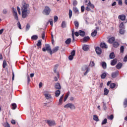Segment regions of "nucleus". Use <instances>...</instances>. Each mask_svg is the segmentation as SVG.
<instances>
[{
	"instance_id": "f257e3e1",
	"label": "nucleus",
	"mask_w": 127,
	"mask_h": 127,
	"mask_svg": "<svg viewBox=\"0 0 127 127\" xmlns=\"http://www.w3.org/2000/svg\"><path fill=\"white\" fill-rule=\"evenodd\" d=\"M22 18H26V17L28 16V14L30 13V11L29 9H28V8L29 7V4L26 3V2L25 0H23L22 2Z\"/></svg>"
},
{
	"instance_id": "f03ea898",
	"label": "nucleus",
	"mask_w": 127,
	"mask_h": 127,
	"mask_svg": "<svg viewBox=\"0 0 127 127\" xmlns=\"http://www.w3.org/2000/svg\"><path fill=\"white\" fill-rule=\"evenodd\" d=\"M45 48H43L42 50L44 52H46L47 51L48 53H50V55H52V50H51V47L50 45L48 44H45Z\"/></svg>"
},
{
	"instance_id": "7ed1b4c3",
	"label": "nucleus",
	"mask_w": 127,
	"mask_h": 127,
	"mask_svg": "<svg viewBox=\"0 0 127 127\" xmlns=\"http://www.w3.org/2000/svg\"><path fill=\"white\" fill-rule=\"evenodd\" d=\"M51 11V9L48 6H46L45 9L43 11L44 14L45 15H49L50 14V12Z\"/></svg>"
},
{
	"instance_id": "20e7f679",
	"label": "nucleus",
	"mask_w": 127,
	"mask_h": 127,
	"mask_svg": "<svg viewBox=\"0 0 127 127\" xmlns=\"http://www.w3.org/2000/svg\"><path fill=\"white\" fill-rule=\"evenodd\" d=\"M64 108L65 109H68V108H69L71 110H75V106L72 103H68L64 105Z\"/></svg>"
},
{
	"instance_id": "39448f33",
	"label": "nucleus",
	"mask_w": 127,
	"mask_h": 127,
	"mask_svg": "<svg viewBox=\"0 0 127 127\" xmlns=\"http://www.w3.org/2000/svg\"><path fill=\"white\" fill-rule=\"evenodd\" d=\"M12 10L15 19L18 21V16H17V12L16 11V9L14 8V7H12Z\"/></svg>"
},
{
	"instance_id": "423d86ee",
	"label": "nucleus",
	"mask_w": 127,
	"mask_h": 127,
	"mask_svg": "<svg viewBox=\"0 0 127 127\" xmlns=\"http://www.w3.org/2000/svg\"><path fill=\"white\" fill-rule=\"evenodd\" d=\"M44 95L45 96L47 100H50L51 98V94H49V92L47 91H45L44 92Z\"/></svg>"
},
{
	"instance_id": "0eeeda50",
	"label": "nucleus",
	"mask_w": 127,
	"mask_h": 127,
	"mask_svg": "<svg viewBox=\"0 0 127 127\" xmlns=\"http://www.w3.org/2000/svg\"><path fill=\"white\" fill-rule=\"evenodd\" d=\"M47 124L50 127H54V126H56V123H55V121L52 120H47Z\"/></svg>"
},
{
	"instance_id": "6e6552de",
	"label": "nucleus",
	"mask_w": 127,
	"mask_h": 127,
	"mask_svg": "<svg viewBox=\"0 0 127 127\" xmlns=\"http://www.w3.org/2000/svg\"><path fill=\"white\" fill-rule=\"evenodd\" d=\"M119 76V71H117L115 72H113L111 73V77L113 79H115V78H117Z\"/></svg>"
},
{
	"instance_id": "1a4fd4ad",
	"label": "nucleus",
	"mask_w": 127,
	"mask_h": 127,
	"mask_svg": "<svg viewBox=\"0 0 127 127\" xmlns=\"http://www.w3.org/2000/svg\"><path fill=\"white\" fill-rule=\"evenodd\" d=\"M95 51L98 55H101V54H102V49L99 47H96L95 48Z\"/></svg>"
},
{
	"instance_id": "9d476101",
	"label": "nucleus",
	"mask_w": 127,
	"mask_h": 127,
	"mask_svg": "<svg viewBox=\"0 0 127 127\" xmlns=\"http://www.w3.org/2000/svg\"><path fill=\"white\" fill-rule=\"evenodd\" d=\"M118 18L119 19H121L122 21H124V20H126V15L124 14L119 15Z\"/></svg>"
},
{
	"instance_id": "9b49d317",
	"label": "nucleus",
	"mask_w": 127,
	"mask_h": 127,
	"mask_svg": "<svg viewBox=\"0 0 127 127\" xmlns=\"http://www.w3.org/2000/svg\"><path fill=\"white\" fill-rule=\"evenodd\" d=\"M117 62H118V60L117 59H114V60L111 61V66H115V65L117 64Z\"/></svg>"
},
{
	"instance_id": "f8f14e48",
	"label": "nucleus",
	"mask_w": 127,
	"mask_h": 127,
	"mask_svg": "<svg viewBox=\"0 0 127 127\" xmlns=\"http://www.w3.org/2000/svg\"><path fill=\"white\" fill-rule=\"evenodd\" d=\"M55 88L57 90H60L61 89V85H60V83L58 82L56 83L55 85Z\"/></svg>"
},
{
	"instance_id": "ddd939ff",
	"label": "nucleus",
	"mask_w": 127,
	"mask_h": 127,
	"mask_svg": "<svg viewBox=\"0 0 127 127\" xmlns=\"http://www.w3.org/2000/svg\"><path fill=\"white\" fill-rule=\"evenodd\" d=\"M73 11L74 13L76 14V15H78L79 13H80L79 12V9H78V8H77V7H73Z\"/></svg>"
},
{
	"instance_id": "4468645a",
	"label": "nucleus",
	"mask_w": 127,
	"mask_h": 127,
	"mask_svg": "<svg viewBox=\"0 0 127 127\" xmlns=\"http://www.w3.org/2000/svg\"><path fill=\"white\" fill-rule=\"evenodd\" d=\"M100 46L101 48H103V49L108 48V46L106 45V43H100Z\"/></svg>"
},
{
	"instance_id": "2eb2a0df",
	"label": "nucleus",
	"mask_w": 127,
	"mask_h": 127,
	"mask_svg": "<svg viewBox=\"0 0 127 127\" xmlns=\"http://www.w3.org/2000/svg\"><path fill=\"white\" fill-rule=\"evenodd\" d=\"M82 49L84 51H88L89 50V45H84L82 47Z\"/></svg>"
},
{
	"instance_id": "dca6fc26",
	"label": "nucleus",
	"mask_w": 127,
	"mask_h": 127,
	"mask_svg": "<svg viewBox=\"0 0 127 127\" xmlns=\"http://www.w3.org/2000/svg\"><path fill=\"white\" fill-rule=\"evenodd\" d=\"M79 34L80 36H82V37H84V36H85L86 33H85L84 31H82L80 30L79 31Z\"/></svg>"
},
{
	"instance_id": "f3484780",
	"label": "nucleus",
	"mask_w": 127,
	"mask_h": 127,
	"mask_svg": "<svg viewBox=\"0 0 127 127\" xmlns=\"http://www.w3.org/2000/svg\"><path fill=\"white\" fill-rule=\"evenodd\" d=\"M58 50H59V46H57V47H55L52 51V54H53V53H56V52H57V51H58Z\"/></svg>"
},
{
	"instance_id": "a211bd4d",
	"label": "nucleus",
	"mask_w": 127,
	"mask_h": 127,
	"mask_svg": "<svg viewBox=\"0 0 127 127\" xmlns=\"http://www.w3.org/2000/svg\"><path fill=\"white\" fill-rule=\"evenodd\" d=\"M114 41H115V37H114L110 38L108 40V42L109 43H113V42H114Z\"/></svg>"
},
{
	"instance_id": "6ab92c4d",
	"label": "nucleus",
	"mask_w": 127,
	"mask_h": 127,
	"mask_svg": "<svg viewBox=\"0 0 127 127\" xmlns=\"http://www.w3.org/2000/svg\"><path fill=\"white\" fill-rule=\"evenodd\" d=\"M64 95H63L59 99V106H61V105H62V103L63 102V97H64Z\"/></svg>"
},
{
	"instance_id": "aec40b11",
	"label": "nucleus",
	"mask_w": 127,
	"mask_h": 127,
	"mask_svg": "<svg viewBox=\"0 0 127 127\" xmlns=\"http://www.w3.org/2000/svg\"><path fill=\"white\" fill-rule=\"evenodd\" d=\"M123 67V64L121 63H119L117 65H116V68L117 69H121Z\"/></svg>"
},
{
	"instance_id": "412c9836",
	"label": "nucleus",
	"mask_w": 127,
	"mask_h": 127,
	"mask_svg": "<svg viewBox=\"0 0 127 127\" xmlns=\"http://www.w3.org/2000/svg\"><path fill=\"white\" fill-rule=\"evenodd\" d=\"M101 65L103 69H107V63H106V62H102Z\"/></svg>"
},
{
	"instance_id": "4be33fe9",
	"label": "nucleus",
	"mask_w": 127,
	"mask_h": 127,
	"mask_svg": "<svg viewBox=\"0 0 127 127\" xmlns=\"http://www.w3.org/2000/svg\"><path fill=\"white\" fill-rule=\"evenodd\" d=\"M87 5L91 7V8H95V6L94 5V4L91 3V1L90 0H89V2L88 4H87Z\"/></svg>"
},
{
	"instance_id": "5701e85b",
	"label": "nucleus",
	"mask_w": 127,
	"mask_h": 127,
	"mask_svg": "<svg viewBox=\"0 0 127 127\" xmlns=\"http://www.w3.org/2000/svg\"><path fill=\"white\" fill-rule=\"evenodd\" d=\"M109 58L110 59H114V58H115V53H114V52H112L111 53H110L109 55Z\"/></svg>"
},
{
	"instance_id": "b1692460",
	"label": "nucleus",
	"mask_w": 127,
	"mask_h": 127,
	"mask_svg": "<svg viewBox=\"0 0 127 127\" xmlns=\"http://www.w3.org/2000/svg\"><path fill=\"white\" fill-rule=\"evenodd\" d=\"M31 39L32 40H37V39H38V36L36 35H34L32 36Z\"/></svg>"
},
{
	"instance_id": "393cba45",
	"label": "nucleus",
	"mask_w": 127,
	"mask_h": 127,
	"mask_svg": "<svg viewBox=\"0 0 127 127\" xmlns=\"http://www.w3.org/2000/svg\"><path fill=\"white\" fill-rule=\"evenodd\" d=\"M66 25H67V23H66V22H65V21H64L62 22L61 27L63 28H65V27H66Z\"/></svg>"
},
{
	"instance_id": "a878e982",
	"label": "nucleus",
	"mask_w": 127,
	"mask_h": 127,
	"mask_svg": "<svg viewBox=\"0 0 127 127\" xmlns=\"http://www.w3.org/2000/svg\"><path fill=\"white\" fill-rule=\"evenodd\" d=\"M93 120L95 121V122H99V117L97 115H93Z\"/></svg>"
},
{
	"instance_id": "bb28decb",
	"label": "nucleus",
	"mask_w": 127,
	"mask_h": 127,
	"mask_svg": "<svg viewBox=\"0 0 127 127\" xmlns=\"http://www.w3.org/2000/svg\"><path fill=\"white\" fill-rule=\"evenodd\" d=\"M74 24L75 26L76 29H78V28H79V22L77 21H75L74 22Z\"/></svg>"
},
{
	"instance_id": "cd10ccee",
	"label": "nucleus",
	"mask_w": 127,
	"mask_h": 127,
	"mask_svg": "<svg viewBox=\"0 0 127 127\" xmlns=\"http://www.w3.org/2000/svg\"><path fill=\"white\" fill-rule=\"evenodd\" d=\"M88 40H90V37L85 36L83 38V42H87Z\"/></svg>"
},
{
	"instance_id": "c85d7f7f",
	"label": "nucleus",
	"mask_w": 127,
	"mask_h": 127,
	"mask_svg": "<svg viewBox=\"0 0 127 127\" xmlns=\"http://www.w3.org/2000/svg\"><path fill=\"white\" fill-rule=\"evenodd\" d=\"M61 91L58 89V90L56 91L55 92V96L56 97H59L60 96Z\"/></svg>"
},
{
	"instance_id": "c756f323",
	"label": "nucleus",
	"mask_w": 127,
	"mask_h": 127,
	"mask_svg": "<svg viewBox=\"0 0 127 127\" xmlns=\"http://www.w3.org/2000/svg\"><path fill=\"white\" fill-rule=\"evenodd\" d=\"M120 45V44H119L118 42H115L114 43H113V46L114 47H115V48H118V47H119Z\"/></svg>"
},
{
	"instance_id": "7c9ffc66",
	"label": "nucleus",
	"mask_w": 127,
	"mask_h": 127,
	"mask_svg": "<svg viewBox=\"0 0 127 127\" xmlns=\"http://www.w3.org/2000/svg\"><path fill=\"white\" fill-rule=\"evenodd\" d=\"M88 69H89V68L87 65H85L82 67L81 70L82 71H85V70H88Z\"/></svg>"
},
{
	"instance_id": "2f4dec72",
	"label": "nucleus",
	"mask_w": 127,
	"mask_h": 127,
	"mask_svg": "<svg viewBox=\"0 0 127 127\" xmlns=\"http://www.w3.org/2000/svg\"><path fill=\"white\" fill-rule=\"evenodd\" d=\"M107 77V73L104 72L103 74L101 75V79H105Z\"/></svg>"
},
{
	"instance_id": "473e14b6",
	"label": "nucleus",
	"mask_w": 127,
	"mask_h": 127,
	"mask_svg": "<svg viewBox=\"0 0 127 127\" xmlns=\"http://www.w3.org/2000/svg\"><path fill=\"white\" fill-rule=\"evenodd\" d=\"M120 28H122V29H125V24H124V22H121V24L119 25Z\"/></svg>"
},
{
	"instance_id": "72a5a7b5",
	"label": "nucleus",
	"mask_w": 127,
	"mask_h": 127,
	"mask_svg": "<svg viewBox=\"0 0 127 127\" xmlns=\"http://www.w3.org/2000/svg\"><path fill=\"white\" fill-rule=\"evenodd\" d=\"M110 87L111 89H115L116 88V83H112L110 84Z\"/></svg>"
},
{
	"instance_id": "f704fd0d",
	"label": "nucleus",
	"mask_w": 127,
	"mask_h": 127,
	"mask_svg": "<svg viewBox=\"0 0 127 127\" xmlns=\"http://www.w3.org/2000/svg\"><path fill=\"white\" fill-rule=\"evenodd\" d=\"M97 30H94L92 33H91V36H92V37H95V36H96V35H97Z\"/></svg>"
},
{
	"instance_id": "c9c22d12",
	"label": "nucleus",
	"mask_w": 127,
	"mask_h": 127,
	"mask_svg": "<svg viewBox=\"0 0 127 127\" xmlns=\"http://www.w3.org/2000/svg\"><path fill=\"white\" fill-rule=\"evenodd\" d=\"M108 94H109V90H108V89H107V88H105L104 95L107 96Z\"/></svg>"
},
{
	"instance_id": "e433bc0d",
	"label": "nucleus",
	"mask_w": 127,
	"mask_h": 127,
	"mask_svg": "<svg viewBox=\"0 0 127 127\" xmlns=\"http://www.w3.org/2000/svg\"><path fill=\"white\" fill-rule=\"evenodd\" d=\"M89 66H90V67H94V66H95V62L93 61H90Z\"/></svg>"
},
{
	"instance_id": "4c0bfd02",
	"label": "nucleus",
	"mask_w": 127,
	"mask_h": 127,
	"mask_svg": "<svg viewBox=\"0 0 127 127\" xmlns=\"http://www.w3.org/2000/svg\"><path fill=\"white\" fill-rule=\"evenodd\" d=\"M65 44H70V43H71V38L67 39L65 41Z\"/></svg>"
},
{
	"instance_id": "58836bf2",
	"label": "nucleus",
	"mask_w": 127,
	"mask_h": 127,
	"mask_svg": "<svg viewBox=\"0 0 127 127\" xmlns=\"http://www.w3.org/2000/svg\"><path fill=\"white\" fill-rule=\"evenodd\" d=\"M12 110H15V109H16L17 108V105L15 103H12Z\"/></svg>"
},
{
	"instance_id": "ea45409f",
	"label": "nucleus",
	"mask_w": 127,
	"mask_h": 127,
	"mask_svg": "<svg viewBox=\"0 0 127 127\" xmlns=\"http://www.w3.org/2000/svg\"><path fill=\"white\" fill-rule=\"evenodd\" d=\"M119 32H120V34L123 35V34H125V32H126V31H125V29H121L120 30Z\"/></svg>"
},
{
	"instance_id": "a19ab883",
	"label": "nucleus",
	"mask_w": 127,
	"mask_h": 127,
	"mask_svg": "<svg viewBox=\"0 0 127 127\" xmlns=\"http://www.w3.org/2000/svg\"><path fill=\"white\" fill-rule=\"evenodd\" d=\"M124 108H127V98H126L124 100Z\"/></svg>"
},
{
	"instance_id": "79ce46f5",
	"label": "nucleus",
	"mask_w": 127,
	"mask_h": 127,
	"mask_svg": "<svg viewBox=\"0 0 127 127\" xmlns=\"http://www.w3.org/2000/svg\"><path fill=\"white\" fill-rule=\"evenodd\" d=\"M108 122V120L107 119H105L102 122L101 125L103 126V125H106Z\"/></svg>"
},
{
	"instance_id": "37998d69",
	"label": "nucleus",
	"mask_w": 127,
	"mask_h": 127,
	"mask_svg": "<svg viewBox=\"0 0 127 127\" xmlns=\"http://www.w3.org/2000/svg\"><path fill=\"white\" fill-rule=\"evenodd\" d=\"M6 61L5 60H4L3 62V64H2V67L3 68H5L6 67Z\"/></svg>"
},
{
	"instance_id": "c03bdc74",
	"label": "nucleus",
	"mask_w": 127,
	"mask_h": 127,
	"mask_svg": "<svg viewBox=\"0 0 127 127\" xmlns=\"http://www.w3.org/2000/svg\"><path fill=\"white\" fill-rule=\"evenodd\" d=\"M124 50H125V47L123 46H122L120 48V52L121 53H124Z\"/></svg>"
},
{
	"instance_id": "a18cd8bd",
	"label": "nucleus",
	"mask_w": 127,
	"mask_h": 127,
	"mask_svg": "<svg viewBox=\"0 0 127 127\" xmlns=\"http://www.w3.org/2000/svg\"><path fill=\"white\" fill-rule=\"evenodd\" d=\"M42 45V44L41 43V41L38 40V43H37V46H38V47H39L40 46H41Z\"/></svg>"
},
{
	"instance_id": "49530a36",
	"label": "nucleus",
	"mask_w": 127,
	"mask_h": 127,
	"mask_svg": "<svg viewBox=\"0 0 127 127\" xmlns=\"http://www.w3.org/2000/svg\"><path fill=\"white\" fill-rule=\"evenodd\" d=\"M72 10L69 9V13H68V15H69V18H71V17H72Z\"/></svg>"
},
{
	"instance_id": "de8ad7c7",
	"label": "nucleus",
	"mask_w": 127,
	"mask_h": 127,
	"mask_svg": "<svg viewBox=\"0 0 127 127\" xmlns=\"http://www.w3.org/2000/svg\"><path fill=\"white\" fill-rule=\"evenodd\" d=\"M3 127H10V126L9 125V124L6 122V123H4L3 124Z\"/></svg>"
},
{
	"instance_id": "09e8293b",
	"label": "nucleus",
	"mask_w": 127,
	"mask_h": 127,
	"mask_svg": "<svg viewBox=\"0 0 127 127\" xmlns=\"http://www.w3.org/2000/svg\"><path fill=\"white\" fill-rule=\"evenodd\" d=\"M107 119L108 120H113V119H114V115H111L110 116H108Z\"/></svg>"
},
{
	"instance_id": "8fccbe9b",
	"label": "nucleus",
	"mask_w": 127,
	"mask_h": 127,
	"mask_svg": "<svg viewBox=\"0 0 127 127\" xmlns=\"http://www.w3.org/2000/svg\"><path fill=\"white\" fill-rule=\"evenodd\" d=\"M102 103L103 105V109L104 111H106V110H107V106H106V103H105L104 102H103Z\"/></svg>"
},
{
	"instance_id": "3c124183",
	"label": "nucleus",
	"mask_w": 127,
	"mask_h": 127,
	"mask_svg": "<svg viewBox=\"0 0 127 127\" xmlns=\"http://www.w3.org/2000/svg\"><path fill=\"white\" fill-rule=\"evenodd\" d=\"M68 59L70 60V61H72V60L74 59V57L73 56L70 55L68 56Z\"/></svg>"
},
{
	"instance_id": "603ef678",
	"label": "nucleus",
	"mask_w": 127,
	"mask_h": 127,
	"mask_svg": "<svg viewBox=\"0 0 127 127\" xmlns=\"http://www.w3.org/2000/svg\"><path fill=\"white\" fill-rule=\"evenodd\" d=\"M118 1V4L119 5H123V1L122 0H117Z\"/></svg>"
},
{
	"instance_id": "864d4df0",
	"label": "nucleus",
	"mask_w": 127,
	"mask_h": 127,
	"mask_svg": "<svg viewBox=\"0 0 127 127\" xmlns=\"http://www.w3.org/2000/svg\"><path fill=\"white\" fill-rule=\"evenodd\" d=\"M81 12L85 11V6L84 5L81 6Z\"/></svg>"
},
{
	"instance_id": "5fc2aeb1",
	"label": "nucleus",
	"mask_w": 127,
	"mask_h": 127,
	"mask_svg": "<svg viewBox=\"0 0 127 127\" xmlns=\"http://www.w3.org/2000/svg\"><path fill=\"white\" fill-rule=\"evenodd\" d=\"M45 37V32L43 31L42 33V39H44Z\"/></svg>"
},
{
	"instance_id": "6e6d98bb",
	"label": "nucleus",
	"mask_w": 127,
	"mask_h": 127,
	"mask_svg": "<svg viewBox=\"0 0 127 127\" xmlns=\"http://www.w3.org/2000/svg\"><path fill=\"white\" fill-rule=\"evenodd\" d=\"M77 4H78V1H77V0H74L73 1V5H74V6H76Z\"/></svg>"
},
{
	"instance_id": "4d7b16f0",
	"label": "nucleus",
	"mask_w": 127,
	"mask_h": 127,
	"mask_svg": "<svg viewBox=\"0 0 127 127\" xmlns=\"http://www.w3.org/2000/svg\"><path fill=\"white\" fill-rule=\"evenodd\" d=\"M29 28H30V25H29V24H27L26 26V30H29Z\"/></svg>"
},
{
	"instance_id": "13d9d810",
	"label": "nucleus",
	"mask_w": 127,
	"mask_h": 127,
	"mask_svg": "<svg viewBox=\"0 0 127 127\" xmlns=\"http://www.w3.org/2000/svg\"><path fill=\"white\" fill-rule=\"evenodd\" d=\"M70 56H75V50H73L71 53H70Z\"/></svg>"
},
{
	"instance_id": "bf43d9fd",
	"label": "nucleus",
	"mask_w": 127,
	"mask_h": 127,
	"mask_svg": "<svg viewBox=\"0 0 127 127\" xmlns=\"http://www.w3.org/2000/svg\"><path fill=\"white\" fill-rule=\"evenodd\" d=\"M57 20H58V17L57 16H55L54 20V22H56V21H57Z\"/></svg>"
},
{
	"instance_id": "052dcab7",
	"label": "nucleus",
	"mask_w": 127,
	"mask_h": 127,
	"mask_svg": "<svg viewBox=\"0 0 127 127\" xmlns=\"http://www.w3.org/2000/svg\"><path fill=\"white\" fill-rule=\"evenodd\" d=\"M17 25L19 29H21V24H20V22L19 21L18 22Z\"/></svg>"
},
{
	"instance_id": "680f3d73",
	"label": "nucleus",
	"mask_w": 127,
	"mask_h": 127,
	"mask_svg": "<svg viewBox=\"0 0 127 127\" xmlns=\"http://www.w3.org/2000/svg\"><path fill=\"white\" fill-rule=\"evenodd\" d=\"M90 71V68H88L86 70V71L84 72V76H86L87 74H88V72Z\"/></svg>"
},
{
	"instance_id": "e2e57ef3",
	"label": "nucleus",
	"mask_w": 127,
	"mask_h": 127,
	"mask_svg": "<svg viewBox=\"0 0 127 127\" xmlns=\"http://www.w3.org/2000/svg\"><path fill=\"white\" fill-rule=\"evenodd\" d=\"M17 10H18V12L19 14H21V12H20V8H19L18 6H17Z\"/></svg>"
},
{
	"instance_id": "0e129e2a",
	"label": "nucleus",
	"mask_w": 127,
	"mask_h": 127,
	"mask_svg": "<svg viewBox=\"0 0 127 127\" xmlns=\"http://www.w3.org/2000/svg\"><path fill=\"white\" fill-rule=\"evenodd\" d=\"M2 12L3 14H6V13H7V11H6V9H4L2 11Z\"/></svg>"
},
{
	"instance_id": "69168bd1",
	"label": "nucleus",
	"mask_w": 127,
	"mask_h": 127,
	"mask_svg": "<svg viewBox=\"0 0 127 127\" xmlns=\"http://www.w3.org/2000/svg\"><path fill=\"white\" fill-rule=\"evenodd\" d=\"M67 99H68V95H65L64 99V102H66V101H67Z\"/></svg>"
},
{
	"instance_id": "338daca9",
	"label": "nucleus",
	"mask_w": 127,
	"mask_h": 127,
	"mask_svg": "<svg viewBox=\"0 0 127 127\" xmlns=\"http://www.w3.org/2000/svg\"><path fill=\"white\" fill-rule=\"evenodd\" d=\"M89 6H88L86 7V10L87 11H90V10H91V9L90 8V7H89Z\"/></svg>"
},
{
	"instance_id": "774afa93",
	"label": "nucleus",
	"mask_w": 127,
	"mask_h": 127,
	"mask_svg": "<svg viewBox=\"0 0 127 127\" xmlns=\"http://www.w3.org/2000/svg\"><path fill=\"white\" fill-rule=\"evenodd\" d=\"M11 123L12 125H15V120H12Z\"/></svg>"
}]
</instances>
